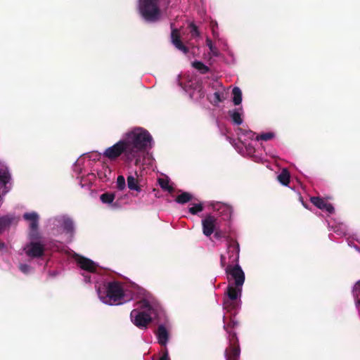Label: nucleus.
<instances>
[{"label": "nucleus", "mask_w": 360, "mask_h": 360, "mask_svg": "<svg viewBox=\"0 0 360 360\" xmlns=\"http://www.w3.org/2000/svg\"><path fill=\"white\" fill-rule=\"evenodd\" d=\"M153 146L150 134L142 127H134L125 132L118 142L107 148L103 155L114 160L123 155L127 162H134L136 166L151 165L153 159L148 150Z\"/></svg>", "instance_id": "obj_1"}, {"label": "nucleus", "mask_w": 360, "mask_h": 360, "mask_svg": "<svg viewBox=\"0 0 360 360\" xmlns=\"http://www.w3.org/2000/svg\"><path fill=\"white\" fill-rule=\"evenodd\" d=\"M239 247L236 241L226 243V250L221 254V265L226 267L229 282L227 297L224 302V308L227 311L236 309L239 306L242 287L245 281V274L238 265Z\"/></svg>", "instance_id": "obj_2"}, {"label": "nucleus", "mask_w": 360, "mask_h": 360, "mask_svg": "<svg viewBox=\"0 0 360 360\" xmlns=\"http://www.w3.org/2000/svg\"><path fill=\"white\" fill-rule=\"evenodd\" d=\"M137 297L139 300L136 302V308L131 312L130 316L132 323L139 328L145 327L148 324L155 315V308L152 296L141 289Z\"/></svg>", "instance_id": "obj_3"}, {"label": "nucleus", "mask_w": 360, "mask_h": 360, "mask_svg": "<svg viewBox=\"0 0 360 360\" xmlns=\"http://www.w3.org/2000/svg\"><path fill=\"white\" fill-rule=\"evenodd\" d=\"M96 288L100 300L105 304H120L134 298L131 291L117 282L104 283L102 286L96 285Z\"/></svg>", "instance_id": "obj_4"}, {"label": "nucleus", "mask_w": 360, "mask_h": 360, "mask_svg": "<svg viewBox=\"0 0 360 360\" xmlns=\"http://www.w3.org/2000/svg\"><path fill=\"white\" fill-rule=\"evenodd\" d=\"M25 220L30 223V237L31 241L24 247L25 254L30 257H38L42 255L44 248V245L39 242L36 241L38 238V220L39 215L35 212H26L23 214Z\"/></svg>", "instance_id": "obj_5"}, {"label": "nucleus", "mask_w": 360, "mask_h": 360, "mask_svg": "<svg viewBox=\"0 0 360 360\" xmlns=\"http://www.w3.org/2000/svg\"><path fill=\"white\" fill-rule=\"evenodd\" d=\"M74 257L78 266L83 271L82 275L84 277V281L86 283H91L93 276V280L97 283L96 278L99 272L98 265L92 260L77 254H75Z\"/></svg>", "instance_id": "obj_6"}, {"label": "nucleus", "mask_w": 360, "mask_h": 360, "mask_svg": "<svg viewBox=\"0 0 360 360\" xmlns=\"http://www.w3.org/2000/svg\"><path fill=\"white\" fill-rule=\"evenodd\" d=\"M139 9L146 21L155 22L161 18L158 0H139Z\"/></svg>", "instance_id": "obj_7"}, {"label": "nucleus", "mask_w": 360, "mask_h": 360, "mask_svg": "<svg viewBox=\"0 0 360 360\" xmlns=\"http://www.w3.org/2000/svg\"><path fill=\"white\" fill-rule=\"evenodd\" d=\"M11 177L6 165L0 162V206L3 202V197L11 188Z\"/></svg>", "instance_id": "obj_8"}, {"label": "nucleus", "mask_w": 360, "mask_h": 360, "mask_svg": "<svg viewBox=\"0 0 360 360\" xmlns=\"http://www.w3.org/2000/svg\"><path fill=\"white\" fill-rule=\"evenodd\" d=\"M247 140L248 136L246 133L240 129V132L238 133V139L234 142L233 146L238 153L244 157L248 154Z\"/></svg>", "instance_id": "obj_9"}, {"label": "nucleus", "mask_w": 360, "mask_h": 360, "mask_svg": "<svg viewBox=\"0 0 360 360\" xmlns=\"http://www.w3.org/2000/svg\"><path fill=\"white\" fill-rule=\"evenodd\" d=\"M127 186L129 190L140 192L144 185V182L137 172L127 176Z\"/></svg>", "instance_id": "obj_10"}, {"label": "nucleus", "mask_w": 360, "mask_h": 360, "mask_svg": "<svg viewBox=\"0 0 360 360\" xmlns=\"http://www.w3.org/2000/svg\"><path fill=\"white\" fill-rule=\"evenodd\" d=\"M202 232L206 236H211L216 230L218 222L213 216L208 215L202 221Z\"/></svg>", "instance_id": "obj_11"}, {"label": "nucleus", "mask_w": 360, "mask_h": 360, "mask_svg": "<svg viewBox=\"0 0 360 360\" xmlns=\"http://www.w3.org/2000/svg\"><path fill=\"white\" fill-rule=\"evenodd\" d=\"M184 89L186 91H187L191 98L194 100H198L203 96V92L202 91V88L198 82H193L192 81H189L188 84H186Z\"/></svg>", "instance_id": "obj_12"}, {"label": "nucleus", "mask_w": 360, "mask_h": 360, "mask_svg": "<svg viewBox=\"0 0 360 360\" xmlns=\"http://www.w3.org/2000/svg\"><path fill=\"white\" fill-rule=\"evenodd\" d=\"M310 202L320 210H326L330 214L335 212L333 206L320 197L313 196L310 198Z\"/></svg>", "instance_id": "obj_13"}, {"label": "nucleus", "mask_w": 360, "mask_h": 360, "mask_svg": "<svg viewBox=\"0 0 360 360\" xmlns=\"http://www.w3.org/2000/svg\"><path fill=\"white\" fill-rule=\"evenodd\" d=\"M212 207L214 211L225 218H228L231 215V208L227 205L217 202L212 204Z\"/></svg>", "instance_id": "obj_14"}, {"label": "nucleus", "mask_w": 360, "mask_h": 360, "mask_svg": "<svg viewBox=\"0 0 360 360\" xmlns=\"http://www.w3.org/2000/svg\"><path fill=\"white\" fill-rule=\"evenodd\" d=\"M171 39L172 44L175 46V47L183 53H186L187 52V48L181 43L179 39V32L177 30L174 29L172 31Z\"/></svg>", "instance_id": "obj_15"}, {"label": "nucleus", "mask_w": 360, "mask_h": 360, "mask_svg": "<svg viewBox=\"0 0 360 360\" xmlns=\"http://www.w3.org/2000/svg\"><path fill=\"white\" fill-rule=\"evenodd\" d=\"M240 351L238 347L235 345L234 342L231 343L230 347L226 349L225 352L226 357L227 360H238L239 356Z\"/></svg>", "instance_id": "obj_16"}, {"label": "nucleus", "mask_w": 360, "mask_h": 360, "mask_svg": "<svg viewBox=\"0 0 360 360\" xmlns=\"http://www.w3.org/2000/svg\"><path fill=\"white\" fill-rule=\"evenodd\" d=\"M157 337H158V342L160 345H166L167 340H168V330L164 326L160 325L158 327V329L157 331Z\"/></svg>", "instance_id": "obj_17"}, {"label": "nucleus", "mask_w": 360, "mask_h": 360, "mask_svg": "<svg viewBox=\"0 0 360 360\" xmlns=\"http://www.w3.org/2000/svg\"><path fill=\"white\" fill-rule=\"evenodd\" d=\"M60 224L61 227L68 233H71L73 230V224L72 220L69 218L61 217L58 219H56Z\"/></svg>", "instance_id": "obj_18"}, {"label": "nucleus", "mask_w": 360, "mask_h": 360, "mask_svg": "<svg viewBox=\"0 0 360 360\" xmlns=\"http://www.w3.org/2000/svg\"><path fill=\"white\" fill-rule=\"evenodd\" d=\"M278 181L283 186H288L290 183V174L289 171L284 168L277 176Z\"/></svg>", "instance_id": "obj_19"}, {"label": "nucleus", "mask_w": 360, "mask_h": 360, "mask_svg": "<svg viewBox=\"0 0 360 360\" xmlns=\"http://www.w3.org/2000/svg\"><path fill=\"white\" fill-rule=\"evenodd\" d=\"M229 115L231 118L232 122L236 124H240L243 122L240 109H235L229 111Z\"/></svg>", "instance_id": "obj_20"}, {"label": "nucleus", "mask_w": 360, "mask_h": 360, "mask_svg": "<svg viewBox=\"0 0 360 360\" xmlns=\"http://www.w3.org/2000/svg\"><path fill=\"white\" fill-rule=\"evenodd\" d=\"M111 169L107 166H102V168L98 172V176L103 181H106L110 178Z\"/></svg>", "instance_id": "obj_21"}, {"label": "nucleus", "mask_w": 360, "mask_h": 360, "mask_svg": "<svg viewBox=\"0 0 360 360\" xmlns=\"http://www.w3.org/2000/svg\"><path fill=\"white\" fill-rule=\"evenodd\" d=\"M192 199V195L188 192H182L176 198V202L179 204H184L189 202Z\"/></svg>", "instance_id": "obj_22"}, {"label": "nucleus", "mask_w": 360, "mask_h": 360, "mask_svg": "<svg viewBox=\"0 0 360 360\" xmlns=\"http://www.w3.org/2000/svg\"><path fill=\"white\" fill-rule=\"evenodd\" d=\"M233 102L235 105H239L242 101V93L238 87L232 89Z\"/></svg>", "instance_id": "obj_23"}, {"label": "nucleus", "mask_w": 360, "mask_h": 360, "mask_svg": "<svg viewBox=\"0 0 360 360\" xmlns=\"http://www.w3.org/2000/svg\"><path fill=\"white\" fill-rule=\"evenodd\" d=\"M13 220V217L11 216H4L0 217V228L1 232L4 231L6 227H8Z\"/></svg>", "instance_id": "obj_24"}, {"label": "nucleus", "mask_w": 360, "mask_h": 360, "mask_svg": "<svg viewBox=\"0 0 360 360\" xmlns=\"http://www.w3.org/2000/svg\"><path fill=\"white\" fill-rule=\"evenodd\" d=\"M115 194L112 193H105L101 195L100 198L102 202L111 204L115 200Z\"/></svg>", "instance_id": "obj_25"}, {"label": "nucleus", "mask_w": 360, "mask_h": 360, "mask_svg": "<svg viewBox=\"0 0 360 360\" xmlns=\"http://www.w3.org/2000/svg\"><path fill=\"white\" fill-rule=\"evenodd\" d=\"M158 181L160 187L162 189L169 192H172L173 191L172 187L169 184V181L167 178H160L159 179Z\"/></svg>", "instance_id": "obj_26"}, {"label": "nucleus", "mask_w": 360, "mask_h": 360, "mask_svg": "<svg viewBox=\"0 0 360 360\" xmlns=\"http://www.w3.org/2000/svg\"><path fill=\"white\" fill-rule=\"evenodd\" d=\"M203 210V207L202 203H195L192 204L189 207V212L192 214H196Z\"/></svg>", "instance_id": "obj_27"}, {"label": "nucleus", "mask_w": 360, "mask_h": 360, "mask_svg": "<svg viewBox=\"0 0 360 360\" xmlns=\"http://www.w3.org/2000/svg\"><path fill=\"white\" fill-rule=\"evenodd\" d=\"M116 187L120 191H123L126 188V181L122 175H120L117 178Z\"/></svg>", "instance_id": "obj_28"}, {"label": "nucleus", "mask_w": 360, "mask_h": 360, "mask_svg": "<svg viewBox=\"0 0 360 360\" xmlns=\"http://www.w3.org/2000/svg\"><path fill=\"white\" fill-rule=\"evenodd\" d=\"M193 66L201 73H205L208 72L209 68L207 66L205 65L199 61H195L193 63Z\"/></svg>", "instance_id": "obj_29"}, {"label": "nucleus", "mask_w": 360, "mask_h": 360, "mask_svg": "<svg viewBox=\"0 0 360 360\" xmlns=\"http://www.w3.org/2000/svg\"><path fill=\"white\" fill-rule=\"evenodd\" d=\"M274 137V134L273 132H266L260 134L259 136H257V140H262V141H269Z\"/></svg>", "instance_id": "obj_30"}, {"label": "nucleus", "mask_w": 360, "mask_h": 360, "mask_svg": "<svg viewBox=\"0 0 360 360\" xmlns=\"http://www.w3.org/2000/svg\"><path fill=\"white\" fill-rule=\"evenodd\" d=\"M227 94H228V93L226 92V91L223 90L221 91L215 92L214 96L218 102H221V101H223L224 100H225Z\"/></svg>", "instance_id": "obj_31"}, {"label": "nucleus", "mask_w": 360, "mask_h": 360, "mask_svg": "<svg viewBox=\"0 0 360 360\" xmlns=\"http://www.w3.org/2000/svg\"><path fill=\"white\" fill-rule=\"evenodd\" d=\"M207 46L209 47L210 53L212 56H217L218 55V51L217 48L213 45L212 41L210 39H207L206 40Z\"/></svg>", "instance_id": "obj_32"}, {"label": "nucleus", "mask_w": 360, "mask_h": 360, "mask_svg": "<svg viewBox=\"0 0 360 360\" xmlns=\"http://www.w3.org/2000/svg\"><path fill=\"white\" fill-rule=\"evenodd\" d=\"M19 269L25 274H27L31 271V267L25 264H20Z\"/></svg>", "instance_id": "obj_33"}, {"label": "nucleus", "mask_w": 360, "mask_h": 360, "mask_svg": "<svg viewBox=\"0 0 360 360\" xmlns=\"http://www.w3.org/2000/svg\"><path fill=\"white\" fill-rule=\"evenodd\" d=\"M359 292H360V280L356 283L353 288V293L356 297L359 296Z\"/></svg>", "instance_id": "obj_34"}, {"label": "nucleus", "mask_w": 360, "mask_h": 360, "mask_svg": "<svg viewBox=\"0 0 360 360\" xmlns=\"http://www.w3.org/2000/svg\"><path fill=\"white\" fill-rule=\"evenodd\" d=\"M191 33L193 37H197L199 34L197 27L193 25H191Z\"/></svg>", "instance_id": "obj_35"}, {"label": "nucleus", "mask_w": 360, "mask_h": 360, "mask_svg": "<svg viewBox=\"0 0 360 360\" xmlns=\"http://www.w3.org/2000/svg\"><path fill=\"white\" fill-rule=\"evenodd\" d=\"M160 360H169V355H168V353L167 352H165L163 355L161 356V358L160 359Z\"/></svg>", "instance_id": "obj_36"}, {"label": "nucleus", "mask_w": 360, "mask_h": 360, "mask_svg": "<svg viewBox=\"0 0 360 360\" xmlns=\"http://www.w3.org/2000/svg\"><path fill=\"white\" fill-rule=\"evenodd\" d=\"M255 135V133H253L252 131L249 130V138L252 139V136Z\"/></svg>", "instance_id": "obj_37"}, {"label": "nucleus", "mask_w": 360, "mask_h": 360, "mask_svg": "<svg viewBox=\"0 0 360 360\" xmlns=\"http://www.w3.org/2000/svg\"><path fill=\"white\" fill-rule=\"evenodd\" d=\"M224 329H225L226 330H228V325L224 324Z\"/></svg>", "instance_id": "obj_38"}, {"label": "nucleus", "mask_w": 360, "mask_h": 360, "mask_svg": "<svg viewBox=\"0 0 360 360\" xmlns=\"http://www.w3.org/2000/svg\"><path fill=\"white\" fill-rule=\"evenodd\" d=\"M230 336L231 335V334L230 333L229 335ZM233 338H234V334H232V339L230 340V341H233Z\"/></svg>", "instance_id": "obj_39"}, {"label": "nucleus", "mask_w": 360, "mask_h": 360, "mask_svg": "<svg viewBox=\"0 0 360 360\" xmlns=\"http://www.w3.org/2000/svg\"><path fill=\"white\" fill-rule=\"evenodd\" d=\"M248 150H249V154H250V153L252 152V149L250 148V146H249Z\"/></svg>", "instance_id": "obj_40"}, {"label": "nucleus", "mask_w": 360, "mask_h": 360, "mask_svg": "<svg viewBox=\"0 0 360 360\" xmlns=\"http://www.w3.org/2000/svg\"><path fill=\"white\" fill-rule=\"evenodd\" d=\"M212 28L214 29V25H212ZM212 32L214 34V30H212Z\"/></svg>", "instance_id": "obj_41"}, {"label": "nucleus", "mask_w": 360, "mask_h": 360, "mask_svg": "<svg viewBox=\"0 0 360 360\" xmlns=\"http://www.w3.org/2000/svg\"><path fill=\"white\" fill-rule=\"evenodd\" d=\"M358 303L360 304V300L358 301Z\"/></svg>", "instance_id": "obj_42"}]
</instances>
